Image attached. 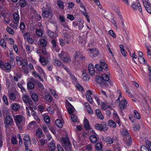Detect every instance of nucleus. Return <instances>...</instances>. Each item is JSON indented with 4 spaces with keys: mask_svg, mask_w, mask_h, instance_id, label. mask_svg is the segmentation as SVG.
Returning <instances> with one entry per match:
<instances>
[{
    "mask_svg": "<svg viewBox=\"0 0 151 151\" xmlns=\"http://www.w3.org/2000/svg\"><path fill=\"white\" fill-rule=\"evenodd\" d=\"M60 140L61 144L65 149L67 151H70L72 145L69 138L67 137H62Z\"/></svg>",
    "mask_w": 151,
    "mask_h": 151,
    "instance_id": "1",
    "label": "nucleus"
},
{
    "mask_svg": "<svg viewBox=\"0 0 151 151\" xmlns=\"http://www.w3.org/2000/svg\"><path fill=\"white\" fill-rule=\"evenodd\" d=\"M106 78L105 80L109 81V76L106 74H103L101 77L97 76L96 79V82H98L100 85L102 87L106 86L108 85L107 83L105 81V78Z\"/></svg>",
    "mask_w": 151,
    "mask_h": 151,
    "instance_id": "2",
    "label": "nucleus"
},
{
    "mask_svg": "<svg viewBox=\"0 0 151 151\" xmlns=\"http://www.w3.org/2000/svg\"><path fill=\"white\" fill-rule=\"evenodd\" d=\"M50 7L47 8L43 7L42 8V16L44 18H51L52 16V13L50 9Z\"/></svg>",
    "mask_w": 151,
    "mask_h": 151,
    "instance_id": "3",
    "label": "nucleus"
},
{
    "mask_svg": "<svg viewBox=\"0 0 151 151\" xmlns=\"http://www.w3.org/2000/svg\"><path fill=\"white\" fill-rule=\"evenodd\" d=\"M13 117L17 125L19 128H21V127L20 124L23 119V116L20 114L18 115H13Z\"/></svg>",
    "mask_w": 151,
    "mask_h": 151,
    "instance_id": "4",
    "label": "nucleus"
},
{
    "mask_svg": "<svg viewBox=\"0 0 151 151\" xmlns=\"http://www.w3.org/2000/svg\"><path fill=\"white\" fill-rule=\"evenodd\" d=\"M4 124L6 128H8L13 122L12 117L10 116H7L4 119Z\"/></svg>",
    "mask_w": 151,
    "mask_h": 151,
    "instance_id": "5",
    "label": "nucleus"
},
{
    "mask_svg": "<svg viewBox=\"0 0 151 151\" xmlns=\"http://www.w3.org/2000/svg\"><path fill=\"white\" fill-rule=\"evenodd\" d=\"M95 128L96 130L104 132L107 131L108 129L106 123V122H105L104 125L99 124H95Z\"/></svg>",
    "mask_w": 151,
    "mask_h": 151,
    "instance_id": "6",
    "label": "nucleus"
},
{
    "mask_svg": "<svg viewBox=\"0 0 151 151\" xmlns=\"http://www.w3.org/2000/svg\"><path fill=\"white\" fill-rule=\"evenodd\" d=\"M90 133L92 134L90 137L91 142L93 143H95L99 137L97 134L93 130L90 131Z\"/></svg>",
    "mask_w": 151,
    "mask_h": 151,
    "instance_id": "7",
    "label": "nucleus"
},
{
    "mask_svg": "<svg viewBox=\"0 0 151 151\" xmlns=\"http://www.w3.org/2000/svg\"><path fill=\"white\" fill-rule=\"evenodd\" d=\"M88 50L90 51L89 54L90 56L92 58L96 57L99 53L98 50L96 48L88 49Z\"/></svg>",
    "mask_w": 151,
    "mask_h": 151,
    "instance_id": "8",
    "label": "nucleus"
},
{
    "mask_svg": "<svg viewBox=\"0 0 151 151\" xmlns=\"http://www.w3.org/2000/svg\"><path fill=\"white\" fill-rule=\"evenodd\" d=\"M132 7L134 11L137 10H138L142 14V9L140 5L139 1L138 0H137V2L134 3L132 5Z\"/></svg>",
    "mask_w": 151,
    "mask_h": 151,
    "instance_id": "9",
    "label": "nucleus"
},
{
    "mask_svg": "<svg viewBox=\"0 0 151 151\" xmlns=\"http://www.w3.org/2000/svg\"><path fill=\"white\" fill-rule=\"evenodd\" d=\"M22 98L23 101L25 103H26L27 105L33 104V102L29 96L24 95L23 96Z\"/></svg>",
    "mask_w": 151,
    "mask_h": 151,
    "instance_id": "10",
    "label": "nucleus"
},
{
    "mask_svg": "<svg viewBox=\"0 0 151 151\" xmlns=\"http://www.w3.org/2000/svg\"><path fill=\"white\" fill-rule=\"evenodd\" d=\"M92 92L91 90H88L86 93V96L88 101L91 104L93 103V99L91 95Z\"/></svg>",
    "mask_w": 151,
    "mask_h": 151,
    "instance_id": "11",
    "label": "nucleus"
},
{
    "mask_svg": "<svg viewBox=\"0 0 151 151\" xmlns=\"http://www.w3.org/2000/svg\"><path fill=\"white\" fill-rule=\"evenodd\" d=\"M51 43L52 45V49L56 52H58L60 49L57 46V42L55 39H52L51 41Z\"/></svg>",
    "mask_w": 151,
    "mask_h": 151,
    "instance_id": "12",
    "label": "nucleus"
},
{
    "mask_svg": "<svg viewBox=\"0 0 151 151\" xmlns=\"http://www.w3.org/2000/svg\"><path fill=\"white\" fill-rule=\"evenodd\" d=\"M127 102L126 99H124L119 102V106L121 110H124L127 107Z\"/></svg>",
    "mask_w": 151,
    "mask_h": 151,
    "instance_id": "13",
    "label": "nucleus"
},
{
    "mask_svg": "<svg viewBox=\"0 0 151 151\" xmlns=\"http://www.w3.org/2000/svg\"><path fill=\"white\" fill-rule=\"evenodd\" d=\"M101 139L103 141L106 142L108 144H111L113 142V139L109 137L102 136Z\"/></svg>",
    "mask_w": 151,
    "mask_h": 151,
    "instance_id": "14",
    "label": "nucleus"
},
{
    "mask_svg": "<svg viewBox=\"0 0 151 151\" xmlns=\"http://www.w3.org/2000/svg\"><path fill=\"white\" fill-rule=\"evenodd\" d=\"M89 72L91 76H93L95 73L94 67L93 65L91 63L89 64L88 65Z\"/></svg>",
    "mask_w": 151,
    "mask_h": 151,
    "instance_id": "15",
    "label": "nucleus"
},
{
    "mask_svg": "<svg viewBox=\"0 0 151 151\" xmlns=\"http://www.w3.org/2000/svg\"><path fill=\"white\" fill-rule=\"evenodd\" d=\"M53 63L55 65L60 67L61 68L64 64L58 59H54L53 60Z\"/></svg>",
    "mask_w": 151,
    "mask_h": 151,
    "instance_id": "16",
    "label": "nucleus"
},
{
    "mask_svg": "<svg viewBox=\"0 0 151 151\" xmlns=\"http://www.w3.org/2000/svg\"><path fill=\"white\" fill-rule=\"evenodd\" d=\"M63 39L65 42L67 43H69L72 41L71 35L68 34H64Z\"/></svg>",
    "mask_w": 151,
    "mask_h": 151,
    "instance_id": "17",
    "label": "nucleus"
},
{
    "mask_svg": "<svg viewBox=\"0 0 151 151\" xmlns=\"http://www.w3.org/2000/svg\"><path fill=\"white\" fill-rule=\"evenodd\" d=\"M124 141L128 145H129L132 142V139L129 134L124 137Z\"/></svg>",
    "mask_w": 151,
    "mask_h": 151,
    "instance_id": "18",
    "label": "nucleus"
},
{
    "mask_svg": "<svg viewBox=\"0 0 151 151\" xmlns=\"http://www.w3.org/2000/svg\"><path fill=\"white\" fill-rule=\"evenodd\" d=\"M113 119L114 120L116 121V122L118 124L119 126H120L121 124V122H120V119L117 114V113L114 112L113 113Z\"/></svg>",
    "mask_w": 151,
    "mask_h": 151,
    "instance_id": "19",
    "label": "nucleus"
},
{
    "mask_svg": "<svg viewBox=\"0 0 151 151\" xmlns=\"http://www.w3.org/2000/svg\"><path fill=\"white\" fill-rule=\"evenodd\" d=\"M24 144L26 150L29 151V148L30 147L31 145L30 140L24 142Z\"/></svg>",
    "mask_w": 151,
    "mask_h": 151,
    "instance_id": "20",
    "label": "nucleus"
},
{
    "mask_svg": "<svg viewBox=\"0 0 151 151\" xmlns=\"http://www.w3.org/2000/svg\"><path fill=\"white\" fill-rule=\"evenodd\" d=\"M100 65L101 67V70H100V71L103 70V69H104L106 70H107V65L106 63L104 62H100Z\"/></svg>",
    "mask_w": 151,
    "mask_h": 151,
    "instance_id": "21",
    "label": "nucleus"
},
{
    "mask_svg": "<svg viewBox=\"0 0 151 151\" xmlns=\"http://www.w3.org/2000/svg\"><path fill=\"white\" fill-rule=\"evenodd\" d=\"M95 113L96 114L99 119H104L103 116L101 114L100 109H96L95 111Z\"/></svg>",
    "mask_w": 151,
    "mask_h": 151,
    "instance_id": "22",
    "label": "nucleus"
},
{
    "mask_svg": "<svg viewBox=\"0 0 151 151\" xmlns=\"http://www.w3.org/2000/svg\"><path fill=\"white\" fill-rule=\"evenodd\" d=\"M61 60L63 62L68 63L71 62V59L69 55L68 54Z\"/></svg>",
    "mask_w": 151,
    "mask_h": 151,
    "instance_id": "23",
    "label": "nucleus"
},
{
    "mask_svg": "<svg viewBox=\"0 0 151 151\" xmlns=\"http://www.w3.org/2000/svg\"><path fill=\"white\" fill-rule=\"evenodd\" d=\"M68 54V53L66 52L62 51L61 53L60 54H58V55L59 58L61 60Z\"/></svg>",
    "mask_w": 151,
    "mask_h": 151,
    "instance_id": "24",
    "label": "nucleus"
},
{
    "mask_svg": "<svg viewBox=\"0 0 151 151\" xmlns=\"http://www.w3.org/2000/svg\"><path fill=\"white\" fill-rule=\"evenodd\" d=\"M84 126L86 129L88 130L90 129V126L89 122L87 119L86 118L84 120Z\"/></svg>",
    "mask_w": 151,
    "mask_h": 151,
    "instance_id": "25",
    "label": "nucleus"
},
{
    "mask_svg": "<svg viewBox=\"0 0 151 151\" xmlns=\"http://www.w3.org/2000/svg\"><path fill=\"white\" fill-rule=\"evenodd\" d=\"M12 108L14 111H17L20 108L19 104L17 103H12L11 105Z\"/></svg>",
    "mask_w": 151,
    "mask_h": 151,
    "instance_id": "26",
    "label": "nucleus"
},
{
    "mask_svg": "<svg viewBox=\"0 0 151 151\" xmlns=\"http://www.w3.org/2000/svg\"><path fill=\"white\" fill-rule=\"evenodd\" d=\"M56 147L55 144L52 142H51L50 143L49 148V149L50 151H54Z\"/></svg>",
    "mask_w": 151,
    "mask_h": 151,
    "instance_id": "27",
    "label": "nucleus"
},
{
    "mask_svg": "<svg viewBox=\"0 0 151 151\" xmlns=\"http://www.w3.org/2000/svg\"><path fill=\"white\" fill-rule=\"evenodd\" d=\"M40 44L43 47H45L47 45V41L46 40L42 38L40 41Z\"/></svg>",
    "mask_w": 151,
    "mask_h": 151,
    "instance_id": "28",
    "label": "nucleus"
},
{
    "mask_svg": "<svg viewBox=\"0 0 151 151\" xmlns=\"http://www.w3.org/2000/svg\"><path fill=\"white\" fill-rule=\"evenodd\" d=\"M42 131L41 129H38L36 131V136L39 138H40L43 136Z\"/></svg>",
    "mask_w": 151,
    "mask_h": 151,
    "instance_id": "29",
    "label": "nucleus"
},
{
    "mask_svg": "<svg viewBox=\"0 0 151 151\" xmlns=\"http://www.w3.org/2000/svg\"><path fill=\"white\" fill-rule=\"evenodd\" d=\"M13 19H14V20L15 22H19V21L20 18L19 14L17 13H14L13 14Z\"/></svg>",
    "mask_w": 151,
    "mask_h": 151,
    "instance_id": "30",
    "label": "nucleus"
},
{
    "mask_svg": "<svg viewBox=\"0 0 151 151\" xmlns=\"http://www.w3.org/2000/svg\"><path fill=\"white\" fill-rule=\"evenodd\" d=\"M108 124L111 127L114 128L116 127V124L115 122L111 120H109Z\"/></svg>",
    "mask_w": 151,
    "mask_h": 151,
    "instance_id": "31",
    "label": "nucleus"
},
{
    "mask_svg": "<svg viewBox=\"0 0 151 151\" xmlns=\"http://www.w3.org/2000/svg\"><path fill=\"white\" fill-rule=\"evenodd\" d=\"M19 22H14V21H13V22L10 24V26L13 28L16 29L19 25Z\"/></svg>",
    "mask_w": 151,
    "mask_h": 151,
    "instance_id": "32",
    "label": "nucleus"
},
{
    "mask_svg": "<svg viewBox=\"0 0 151 151\" xmlns=\"http://www.w3.org/2000/svg\"><path fill=\"white\" fill-rule=\"evenodd\" d=\"M40 61L43 65H46L47 64V61L43 57L40 56Z\"/></svg>",
    "mask_w": 151,
    "mask_h": 151,
    "instance_id": "33",
    "label": "nucleus"
},
{
    "mask_svg": "<svg viewBox=\"0 0 151 151\" xmlns=\"http://www.w3.org/2000/svg\"><path fill=\"white\" fill-rule=\"evenodd\" d=\"M143 4L145 7L147 12L151 14V6L150 4H149L148 5H146L145 4V3L144 2H143Z\"/></svg>",
    "mask_w": 151,
    "mask_h": 151,
    "instance_id": "34",
    "label": "nucleus"
},
{
    "mask_svg": "<svg viewBox=\"0 0 151 151\" xmlns=\"http://www.w3.org/2000/svg\"><path fill=\"white\" fill-rule=\"evenodd\" d=\"M0 44L1 46L4 49L6 48V42L3 38H1L0 41Z\"/></svg>",
    "mask_w": 151,
    "mask_h": 151,
    "instance_id": "35",
    "label": "nucleus"
},
{
    "mask_svg": "<svg viewBox=\"0 0 151 151\" xmlns=\"http://www.w3.org/2000/svg\"><path fill=\"white\" fill-rule=\"evenodd\" d=\"M55 122L57 127L60 128H62L63 126V125L61 122L60 119H57L55 121Z\"/></svg>",
    "mask_w": 151,
    "mask_h": 151,
    "instance_id": "36",
    "label": "nucleus"
},
{
    "mask_svg": "<svg viewBox=\"0 0 151 151\" xmlns=\"http://www.w3.org/2000/svg\"><path fill=\"white\" fill-rule=\"evenodd\" d=\"M57 4L59 8L61 9H63L64 8L63 2L60 0H58L57 1Z\"/></svg>",
    "mask_w": 151,
    "mask_h": 151,
    "instance_id": "37",
    "label": "nucleus"
},
{
    "mask_svg": "<svg viewBox=\"0 0 151 151\" xmlns=\"http://www.w3.org/2000/svg\"><path fill=\"white\" fill-rule=\"evenodd\" d=\"M27 87L28 89H32L34 88L35 85L33 82H29L27 84Z\"/></svg>",
    "mask_w": 151,
    "mask_h": 151,
    "instance_id": "38",
    "label": "nucleus"
},
{
    "mask_svg": "<svg viewBox=\"0 0 151 151\" xmlns=\"http://www.w3.org/2000/svg\"><path fill=\"white\" fill-rule=\"evenodd\" d=\"M102 145L100 142H97L95 145V148L96 150H100L102 149Z\"/></svg>",
    "mask_w": 151,
    "mask_h": 151,
    "instance_id": "39",
    "label": "nucleus"
},
{
    "mask_svg": "<svg viewBox=\"0 0 151 151\" xmlns=\"http://www.w3.org/2000/svg\"><path fill=\"white\" fill-rule=\"evenodd\" d=\"M9 99L12 100H13L16 98L15 94L13 92L10 93L9 95Z\"/></svg>",
    "mask_w": 151,
    "mask_h": 151,
    "instance_id": "40",
    "label": "nucleus"
},
{
    "mask_svg": "<svg viewBox=\"0 0 151 151\" xmlns=\"http://www.w3.org/2000/svg\"><path fill=\"white\" fill-rule=\"evenodd\" d=\"M45 99L47 101L49 102H51L52 101V96L50 95L47 94L45 95Z\"/></svg>",
    "mask_w": 151,
    "mask_h": 151,
    "instance_id": "41",
    "label": "nucleus"
},
{
    "mask_svg": "<svg viewBox=\"0 0 151 151\" xmlns=\"http://www.w3.org/2000/svg\"><path fill=\"white\" fill-rule=\"evenodd\" d=\"M101 108L104 110H105L108 108V107L110 108L111 107L109 105H107L106 103L103 102L101 103Z\"/></svg>",
    "mask_w": 151,
    "mask_h": 151,
    "instance_id": "42",
    "label": "nucleus"
},
{
    "mask_svg": "<svg viewBox=\"0 0 151 151\" xmlns=\"http://www.w3.org/2000/svg\"><path fill=\"white\" fill-rule=\"evenodd\" d=\"M31 97L32 99L35 101H37L38 99V96L35 93H32Z\"/></svg>",
    "mask_w": 151,
    "mask_h": 151,
    "instance_id": "43",
    "label": "nucleus"
},
{
    "mask_svg": "<svg viewBox=\"0 0 151 151\" xmlns=\"http://www.w3.org/2000/svg\"><path fill=\"white\" fill-rule=\"evenodd\" d=\"M81 53L80 51H76L74 55V58L75 60H76L77 58L80 56Z\"/></svg>",
    "mask_w": 151,
    "mask_h": 151,
    "instance_id": "44",
    "label": "nucleus"
},
{
    "mask_svg": "<svg viewBox=\"0 0 151 151\" xmlns=\"http://www.w3.org/2000/svg\"><path fill=\"white\" fill-rule=\"evenodd\" d=\"M121 134L124 137H126L127 135L129 134L127 130L125 129L122 130L121 131Z\"/></svg>",
    "mask_w": 151,
    "mask_h": 151,
    "instance_id": "45",
    "label": "nucleus"
},
{
    "mask_svg": "<svg viewBox=\"0 0 151 151\" xmlns=\"http://www.w3.org/2000/svg\"><path fill=\"white\" fill-rule=\"evenodd\" d=\"M82 76L83 77V80L84 81H88L89 80V75L86 73H82Z\"/></svg>",
    "mask_w": 151,
    "mask_h": 151,
    "instance_id": "46",
    "label": "nucleus"
},
{
    "mask_svg": "<svg viewBox=\"0 0 151 151\" xmlns=\"http://www.w3.org/2000/svg\"><path fill=\"white\" fill-rule=\"evenodd\" d=\"M36 32L37 35L39 37H41L43 34L42 32L41 29H37Z\"/></svg>",
    "mask_w": 151,
    "mask_h": 151,
    "instance_id": "47",
    "label": "nucleus"
},
{
    "mask_svg": "<svg viewBox=\"0 0 151 151\" xmlns=\"http://www.w3.org/2000/svg\"><path fill=\"white\" fill-rule=\"evenodd\" d=\"M6 30L8 32L12 35H13L14 34V30L9 27H7L6 28Z\"/></svg>",
    "mask_w": 151,
    "mask_h": 151,
    "instance_id": "48",
    "label": "nucleus"
},
{
    "mask_svg": "<svg viewBox=\"0 0 151 151\" xmlns=\"http://www.w3.org/2000/svg\"><path fill=\"white\" fill-rule=\"evenodd\" d=\"M11 141L12 144L13 145H16L17 143V137L16 136L12 137L11 138Z\"/></svg>",
    "mask_w": 151,
    "mask_h": 151,
    "instance_id": "49",
    "label": "nucleus"
},
{
    "mask_svg": "<svg viewBox=\"0 0 151 151\" xmlns=\"http://www.w3.org/2000/svg\"><path fill=\"white\" fill-rule=\"evenodd\" d=\"M134 116L137 119H140V115L137 110H134Z\"/></svg>",
    "mask_w": 151,
    "mask_h": 151,
    "instance_id": "50",
    "label": "nucleus"
},
{
    "mask_svg": "<svg viewBox=\"0 0 151 151\" xmlns=\"http://www.w3.org/2000/svg\"><path fill=\"white\" fill-rule=\"evenodd\" d=\"M44 120L45 122L47 124L49 123L50 122V118L48 116H46L44 117Z\"/></svg>",
    "mask_w": 151,
    "mask_h": 151,
    "instance_id": "51",
    "label": "nucleus"
},
{
    "mask_svg": "<svg viewBox=\"0 0 151 151\" xmlns=\"http://www.w3.org/2000/svg\"><path fill=\"white\" fill-rule=\"evenodd\" d=\"M47 35L49 36L50 37L53 38V35H54V32H53L49 30H48L47 31Z\"/></svg>",
    "mask_w": 151,
    "mask_h": 151,
    "instance_id": "52",
    "label": "nucleus"
},
{
    "mask_svg": "<svg viewBox=\"0 0 151 151\" xmlns=\"http://www.w3.org/2000/svg\"><path fill=\"white\" fill-rule=\"evenodd\" d=\"M21 65L22 67L27 66L28 65L27 60L25 59L22 60L21 61Z\"/></svg>",
    "mask_w": 151,
    "mask_h": 151,
    "instance_id": "53",
    "label": "nucleus"
},
{
    "mask_svg": "<svg viewBox=\"0 0 151 151\" xmlns=\"http://www.w3.org/2000/svg\"><path fill=\"white\" fill-rule=\"evenodd\" d=\"M133 127L134 130L136 131L139 130L140 128L139 125L138 124H134Z\"/></svg>",
    "mask_w": 151,
    "mask_h": 151,
    "instance_id": "54",
    "label": "nucleus"
},
{
    "mask_svg": "<svg viewBox=\"0 0 151 151\" xmlns=\"http://www.w3.org/2000/svg\"><path fill=\"white\" fill-rule=\"evenodd\" d=\"M20 4L22 7H24L26 5V2L25 0H20Z\"/></svg>",
    "mask_w": 151,
    "mask_h": 151,
    "instance_id": "55",
    "label": "nucleus"
},
{
    "mask_svg": "<svg viewBox=\"0 0 151 151\" xmlns=\"http://www.w3.org/2000/svg\"><path fill=\"white\" fill-rule=\"evenodd\" d=\"M139 62L142 64L146 63H147L146 60L144 58L140 57L138 58Z\"/></svg>",
    "mask_w": 151,
    "mask_h": 151,
    "instance_id": "56",
    "label": "nucleus"
},
{
    "mask_svg": "<svg viewBox=\"0 0 151 151\" xmlns=\"http://www.w3.org/2000/svg\"><path fill=\"white\" fill-rule=\"evenodd\" d=\"M4 67L7 70H10L11 68V65L8 63H5Z\"/></svg>",
    "mask_w": 151,
    "mask_h": 151,
    "instance_id": "57",
    "label": "nucleus"
},
{
    "mask_svg": "<svg viewBox=\"0 0 151 151\" xmlns=\"http://www.w3.org/2000/svg\"><path fill=\"white\" fill-rule=\"evenodd\" d=\"M71 115V119L72 121H73L74 122H76L77 120V116L75 114H73Z\"/></svg>",
    "mask_w": 151,
    "mask_h": 151,
    "instance_id": "58",
    "label": "nucleus"
},
{
    "mask_svg": "<svg viewBox=\"0 0 151 151\" xmlns=\"http://www.w3.org/2000/svg\"><path fill=\"white\" fill-rule=\"evenodd\" d=\"M145 143L146 145L148 146L149 150L151 151V142L148 140H146L145 141Z\"/></svg>",
    "mask_w": 151,
    "mask_h": 151,
    "instance_id": "59",
    "label": "nucleus"
},
{
    "mask_svg": "<svg viewBox=\"0 0 151 151\" xmlns=\"http://www.w3.org/2000/svg\"><path fill=\"white\" fill-rule=\"evenodd\" d=\"M3 100L6 105H8L9 104V102L7 100V98L5 95L3 96Z\"/></svg>",
    "mask_w": 151,
    "mask_h": 151,
    "instance_id": "60",
    "label": "nucleus"
},
{
    "mask_svg": "<svg viewBox=\"0 0 151 151\" xmlns=\"http://www.w3.org/2000/svg\"><path fill=\"white\" fill-rule=\"evenodd\" d=\"M109 34L111 35V36H112L114 38H115L116 37V35L114 34V32L112 30H110L109 31Z\"/></svg>",
    "mask_w": 151,
    "mask_h": 151,
    "instance_id": "61",
    "label": "nucleus"
},
{
    "mask_svg": "<svg viewBox=\"0 0 151 151\" xmlns=\"http://www.w3.org/2000/svg\"><path fill=\"white\" fill-rule=\"evenodd\" d=\"M28 140H30V136L27 134H26L24 136V142L27 141Z\"/></svg>",
    "mask_w": 151,
    "mask_h": 151,
    "instance_id": "62",
    "label": "nucleus"
},
{
    "mask_svg": "<svg viewBox=\"0 0 151 151\" xmlns=\"http://www.w3.org/2000/svg\"><path fill=\"white\" fill-rule=\"evenodd\" d=\"M85 148L86 150H87L89 151H91L92 150V147L90 144H89L85 147Z\"/></svg>",
    "mask_w": 151,
    "mask_h": 151,
    "instance_id": "63",
    "label": "nucleus"
},
{
    "mask_svg": "<svg viewBox=\"0 0 151 151\" xmlns=\"http://www.w3.org/2000/svg\"><path fill=\"white\" fill-rule=\"evenodd\" d=\"M140 151H149L145 145L142 146L140 148Z\"/></svg>",
    "mask_w": 151,
    "mask_h": 151,
    "instance_id": "64",
    "label": "nucleus"
}]
</instances>
